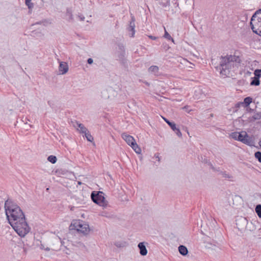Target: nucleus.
I'll return each mask as SVG.
<instances>
[{
	"label": "nucleus",
	"instance_id": "48",
	"mask_svg": "<svg viewBox=\"0 0 261 261\" xmlns=\"http://www.w3.org/2000/svg\"><path fill=\"white\" fill-rule=\"evenodd\" d=\"M258 145L259 146V147L261 148V140H260L258 142Z\"/></svg>",
	"mask_w": 261,
	"mask_h": 261
},
{
	"label": "nucleus",
	"instance_id": "39",
	"mask_svg": "<svg viewBox=\"0 0 261 261\" xmlns=\"http://www.w3.org/2000/svg\"><path fill=\"white\" fill-rule=\"evenodd\" d=\"M119 49L120 51H125L124 46L122 44L118 45Z\"/></svg>",
	"mask_w": 261,
	"mask_h": 261
},
{
	"label": "nucleus",
	"instance_id": "41",
	"mask_svg": "<svg viewBox=\"0 0 261 261\" xmlns=\"http://www.w3.org/2000/svg\"><path fill=\"white\" fill-rule=\"evenodd\" d=\"M29 10H31L34 7V4L32 3L30 4L29 5H27Z\"/></svg>",
	"mask_w": 261,
	"mask_h": 261
},
{
	"label": "nucleus",
	"instance_id": "10",
	"mask_svg": "<svg viewBox=\"0 0 261 261\" xmlns=\"http://www.w3.org/2000/svg\"><path fill=\"white\" fill-rule=\"evenodd\" d=\"M135 18L134 17H132L131 20L129 22V27L127 28L128 31L130 32L129 34V36L130 37H133L135 35Z\"/></svg>",
	"mask_w": 261,
	"mask_h": 261
},
{
	"label": "nucleus",
	"instance_id": "28",
	"mask_svg": "<svg viewBox=\"0 0 261 261\" xmlns=\"http://www.w3.org/2000/svg\"><path fill=\"white\" fill-rule=\"evenodd\" d=\"M126 244L125 242L118 241L115 243V245L118 248H121L125 247L126 246Z\"/></svg>",
	"mask_w": 261,
	"mask_h": 261
},
{
	"label": "nucleus",
	"instance_id": "5",
	"mask_svg": "<svg viewBox=\"0 0 261 261\" xmlns=\"http://www.w3.org/2000/svg\"><path fill=\"white\" fill-rule=\"evenodd\" d=\"M70 229H75L84 234H87L90 231L89 225L83 221H76L72 222L70 226Z\"/></svg>",
	"mask_w": 261,
	"mask_h": 261
},
{
	"label": "nucleus",
	"instance_id": "44",
	"mask_svg": "<svg viewBox=\"0 0 261 261\" xmlns=\"http://www.w3.org/2000/svg\"><path fill=\"white\" fill-rule=\"evenodd\" d=\"M79 17H80V18L81 20H82V21H84V19H85V17H84V16H79Z\"/></svg>",
	"mask_w": 261,
	"mask_h": 261
},
{
	"label": "nucleus",
	"instance_id": "47",
	"mask_svg": "<svg viewBox=\"0 0 261 261\" xmlns=\"http://www.w3.org/2000/svg\"><path fill=\"white\" fill-rule=\"evenodd\" d=\"M149 37L150 38H151V39H153V40H154V39H155V38H156L155 37H153V36H149Z\"/></svg>",
	"mask_w": 261,
	"mask_h": 261
},
{
	"label": "nucleus",
	"instance_id": "13",
	"mask_svg": "<svg viewBox=\"0 0 261 261\" xmlns=\"http://www.w3.org/2000/svg\"><path fill=\"white\" fill-rule=\"evenodd\" d=\"M125 51H120L118 55V60L121 62V63H122L124 65H125L127 63L126 60L125 59Z\"/></svg>",
	"mask_w": 261,
	"mask_h": 261
},
{
	"label": "nucleus",
	"instance_id": "35",
	"mask_svg": "<svg viewBox=\"0 0 261 261\" xmlns=\"http://www.w3.org/2000/svg\"><path fill=\"white\" fill-rule=\"evenodd\" d=\"M204 162L205 163H208V165L210 166V167L211 168V169L213 170V171H215L216 170V168H215L212 164L210 162H207V160L205 159L204 160Z\"/></svg>",
	"mask_w": 261,
	"mask_h": 261
},
{
	"label": "nucleus",
	"instance_id": "43",
	"mask_svg": "<svg viewBox=\"0 0 261 261\" xmlns=\"http://www.w3.org/2000/svg\"><path fill=\"white\" fill-rule=\"evenodd\" d=\"M31 1H30V0H25V5L27 6V5H29L30 4H31Z\"/></svg>",
	"mask_w": 261,
	"mask_h": 261
},
{
	"label": "nucleus",
	"instance_id": "37",
	"mask_svg": "<svg viewBox=\"0 0 261 261\" xmlns=\"http://www.w3.org/2000/svg\"><path fill=\"white\" fill-rule=\"evenodd\" d=\"M101 215L102 216H103V217H107V218H109L110 217V215L107 212H102L101 213Z\"/></svg>",
	"mask_w": 261,
	"mask_h": 261
},
{
	"label": "nucleus",
	"instance_id": "16",
	"mask_svg": "<svg viewBox=\"0 0 261 261\" xmlns=\"http://www.w3.org/2000/svg\"><path fill=\"white\" fill-rule=\"evenodd\" d=\"M238 135V141L242 143L244 139L246 138V137H248V134L245 131H242L241 132H239Z\"/></svg>",
	"mask_w": 261,
	"mask_h": 261
},
{
	"label": "nucleus",
	"instance_id": "23",
	"mask_svg": "<svg viewBox=\"0 0 261 261\" xmlns=\"http://www.w3.org/2000/svg\"><path fill=\"white\" fill-rule=\"evenodd\" d=\"M259 84H260L259 79L257 78L255 76L254 77L252 78V81L250 83L251 85L259 86Z\"/></svg>",
	"mask_w": 261,
	"mask_h": 261
},
{
	"label": "nucleus",
	"instance_id": "11",
	"mask_svg": "<svg viewBox=\"0 0 261 261\" xmlns=\"http://www.w3.org/2000/svg\"><path fill=\"white\" fill-rule=\"evenodd\" d=\"M68 65L67 63L60 62L59 66V70L62 74H64L68 71Z\"/></svg>",
	"mask_w": 261,
	"mask_h": 261
},
{
	"label": "nucleus",
	"instance_id": "6",
	"mask_svg": "<svg viewBox=\"0 0 261 261\" xmlns=\"http://www.w3.org/2000/svg\"><path fill=\"white\" fill-rule=\"evenodd\" d=\"M121 137L124 140H125L128 145L131 146L136 153L138 154H140L141 153V149L136 143L133 137L128 135L126 133H123L121 134Z\"/></svg>",
	"mask_w": 261,
	"mask_h": 261
},
{
	"label": "nucleus",
	"instance_id": "19",
	"mask_svg": "<svg viewBox=\"0 0 261 261\" xmlns=\"http://www.w3.org/2000/svg\"><path fill=\"white\" fill-rule=\"evenodd\" d=\"M252 101V98L251 97H247L244 98V101L242 102L244 107H248Z\"/></svg>",
	"mask_w": 261,
	"mask_h": 261
},
{
	"label": "nucleus",
	"instance_id": "17",
	"mask_svg": "<svg viewBox=\"0 0 261 261\" xmlns=\"http://www.w3.org/2000/svg\"><path fill=\"white\" fill-rule=\"evenodd\" d=\"M148 71L155 75H158L159 67L157 66H151L149 68Z\"/></svg>",
	"mask_w": 261,
	"mask_h": 261
},
{
	"label": "nucleus",
	"instance_id": "38",
	"mask_svg": "<svg viewBox=\"0 0 261 261\" xmlns=\"http://www.w3.org/2000/svg\"><path fill=\"white\" fill-rule=\"evenodd\" d=\"M40 248L42 250H45L46 251L50 250V248L49 247L45 248L44 246L42 244L40 245Z\"/></svg>",
	"mask_w": 261,
	"mask_h": 261
},
{
	"label": "nucleus",
	"instance_id": "9",
	"mask_svg": "<svg viewBox=\"0 0 261 261\" xmlns=\"http://www.w3.org/2000/svg\"><path fill=\"white\" fill-rule=\"evenodd\" d=\"M147 243L145 242H142L138 244V247L139 249V253L142 256H145L148 253L146 245Z\"/></svg>",
	"mask_w": 261,
	"mask_h": 261
},
{
	"label": "nucleus",
	"instance_id": "12",
	"mask_svg": "<svg viewBox=\"0 0 261 261\" xmlns=\"http://www.w3.org/2000/svg\"><path fill=\"white\" fill-rule=\"evenodd\" d=\"M261 20V8L256 11L251 17L250 22L253 23L254 21Z\"/></svg>",
	"mask_w": 261,
	"mask_h": 261
},
{
	"label": "nucleus",
	"instance_id": "21",
	"mask_svg": "<svg viewBox=\"0 0 261 261\" xmlns=\"http://www.w3.org/2000/svg\"><path fill=\"white\" fill-rule=\"evenodd\" d=\"M239 222H241L243 226H245L247 223V220L245 218L241 217L236 220V225H238Z\"/></svg>",
	"mask_w": 261,
	"mask_h": 261
},
{
	"label": "nucleus",
	"instance_id": "45",
	"mask_svg": "<svg viewBox=\"0 0 261 261\" xmlns=\"http://www.w3.org/2000/svg\"><path fill=\"white\" fill-rule=\"evenodd\" d=\"M189 106H185V107L183 108V109H184L186 110L187 111H188V110H189V109H189Z\"/></svg>",
	"mask_w": 261,
	"mask_h": 261
},
{
	"label": "nucleus",
	"instance_id": "4",
	"mask_svg": "<svg viewBox=\"0 0 261 261\" xmlns=\"http://www.w3.org/2000/svg\"><path fill=\"white\" fill-rule=\"evenodd\" d=\"M105 194L101 191H92L91 194L92 200L96 204L104 208L108 205V202L105 199Z\"/></svg>",
	"mask_w": 261,
	"mask_h": 261
},
{
	"label": "nucleus",
	"instance_id": "7",
	"mask_svg": "<svg viewBox=\"0 0 261 261\" xmlns=\"http://www.w3.org/2000/svg\"><path fill=\"white\" fill-rule=\"evenodd\" d=\"M251 28L253 33L257 34L261 32V20H257L253 22V23L250 22Z\"/></svg>",
	"mask_w": 261,
	"mask_h": 261
},
{
	"label": "nucleus",
	"instance_id": "31",
	"mask_svg": "<svg viewBox=\"0 0 261 261\" xmlns=\"http://www.w3.org/2000/svg\"><path fill=\"white\" fill-rule=\"evenodd\" d=\"M238 134H239V132H233L231 134H230V137L234 139L235 140H237L238 141Z\"/></svg>",
	"mask_w": 261,
	"mask_h": 261
},
{
	"label": "nucleus",
	"instance_id": "32",
	"mask_svg": "<svg viewBox=\"0 0 261 261\" xmlns=\"http://www.w3.org/2000/svg\"><path fill=\"white\" fill-rule=\"evenodd\" d=\"M254 156L256 159L261 163V152L257 151L255 153Z\"/></svg>",
	"mask_w": 261,
	"mask_h": 261
},
{
	"label": "nucleus",
	"instance_id": "20",
	"mask_svg": "<svg viewBox=\"0 0 261 261\" xmlns=\"http://www.w3.org/2000/svg\"><path fill=\"white\" fill-rule=\"evenodd\" d=\"M76 123L80 128L79 130L81 133L85 134L88 130V129L83 124L80 123L78 122H76Z\"/></svg>",
	"mask_w": 261,
	"mask_h": 261
},
{
	"label": "nucleus",
	"instance_id": "22",
	"mask_svg": "<svg viewBox=\"0 0 261 261\" xmlns=\"http://www.w3.org/2000/svg\"><path fill=\"white\" fill-rule=\"evenodd\" d=\"M164 38H166L168 40L171 41L172 43L174 44V40L171 35L166 31L165 28L164 27Z\"/></svg>",
	"mask_w": 261,
	"mask_h": 261
},
{
	"label": "nucleus",
	"instance_id": "29",
	"mask_svg": "<svg viewBox=\"0 0 261 261\" xmlns=\"http://www.w3.org/2000/svg\"><path fill=\"white\" fill-rule=\"evenodd\" d=\"M241 106H243V104L242 102H237L233 108V112H237L238 111V109L240 108Z\"/></svg>",
	"mask_w": 261,
	"mask_h": 261
},
{
	"label": "nucleus",
	"instance_id": "33",
	"mask_svg": "<svg viewBox=\"0 0 261 261\" xmlns=\"http://www.w3.org/2000/svg\"><path fill=\"white\" fill-rule=\"evenodd\" d=\"M101 94H102L101 97L103 98H107L109 97V96L108 94V91L106 89L103 90L101 92Z\"/></svg>",
	"mask_w": 261,
	"mask_h": 261
},
{
	"label": "nucleus",
	"instance_id": "8",
	"mask_svg": "<svg viewBox=\"0 0 261 261\" xmlns=\"http://www.w3.org/2000/svg\"><path fill=\"white\" fill-rule=\"evenodd\" d=\"M243 143L249 146H254L259 149V147L255 146V137L254 136H249L248 135V137L244 139Z\"/></svg>",
	"mask_w": 261,
	"mask_h": 261
},
{
	"label": "nucleus",
	"instance_id": "49",
	"mask_svg": "<svg viewBox=\"0 0 261 261\" xmlns=\"http://www.w3.org/2000/svg\"><path fill=\"white\" fill-rule=\"evenodd\" d=\"M257 35H259L260 36H261V32H259V33H258L257 34Z\"/></svg>",
	"mask_w": 261,
	"mask_h": 261
},
{
	"label": "nucleus",
	"instance_id": "15",
	"mask_svg": "<svg viewBox=\"0 0 261 261\" xmlns=\"http://www.w3.org/2000/svg\"><path fill=\"white\" fill-rule=\"evenodd\" d=\"M261 119V112L256 113L252 117L248 118L250 122H254L255 120H260Z\"/></svg>",
	"mask_w": 261,
	"mask_h": 261
},
{
	"label": "nucleus",
	"instance_id": "30",
	"mask_svg": "<svg viewBox=\"0 0 261 261\" xmlns=\"http://www.w3.org/2000/svg\"><path fill=\"white\" fill-rule=\"evenodd\" d=\"M255 77L259 79L261 77V69H256L254 72Z\"/></svg>",
	"mask_w": 261,
	"mask_h": 261
},
{
	"label": "nucleus",
	"instance_id": "2",
	"mask_svg": "<svg viewBox=\"0 0 261 261\" xmlns=\"http://www.w3.org/2000/svg\"><path fill=\"white\" fill-rule=\"evenodd\" d=\"M6 215L9 224L24 217L25 216L20 207L11 199H7L5 203Z\"/></svg>",
	"mask_w": 261,
	"mask_h": 261
},
{
	"label": "nucleus",
	"instance_id": "40",
	"mask_svg": "<svg viewBox=\"0 0 261 261\" xmlns=\"http://www.w3.org/2000/svg\"><path fill=\"white\" fill-rule=\"evenodd\" d=\"M93 62V60L92 58H88L87 60V63L89 64H91Z\"/></svg>",
	"mask_w": 261,
	"mask_h": 261
},
{
	"label": "nucleus",
	"instance_id": "14",
	"mask_svg": "<svg viewBox=\"0 0 261 261\" xmlns=\"http://www.w3.org/2000/svg\"><path fill=\"white\" fill-rule=\"evenodd\" d=\"M179 253L182 256H186L188 254L189 251L187 248L182 245H180L178 248Z\"/></svg>",
	"mask_w": 261,
	"mask_h": 261
},
{
	"label": "nucleus",
	"instance_id": "24",
	"mask_svg": "<svg viewBox=\"0 0 261 261\" xmlns=\"http://www.w3.org/2000/svg\"><path fill=\"white\" fill-rule=\"evenodd\" d=\"M255 211L256 213L257 214L258 217L259 218H261V204H258L256 205L255 208Z\"/></svg>",
	"mask_w": 261,
	"mask_h": 261
},
{
	"label": "nucleus",
	"instance_id": "36",
	"mask_svg": "<svg viewBox=\"0 0 261 261\" xmlns=\"http://www.w3.org/2000/svg\"><path fill=\"white\" fill-rule=\"evenodd\" d=\"M153 160H155L156 161H158L159 162L160 161V158L159 156V153H155L154 155V156L152 158Z\"/></svg>",
	"mask_w": 261,
	"mask_h": 261
},
{
	"label": "nucleus",
	"instance_id": "34",
	"mask_svg": "<svg viewBox=\"0 0 261 261\" xmlns=\"http://www.w3.org/2000/svg\"><path fill=\"white\" fill-rule=\"evenodd\" d=\"M174 132L175 133V134L177 135V136L178 137H179L180 138L182 137V134L180 132L179 128H176V129H175V130H174Z\"/></svg>",
	"mask_w": 261,
	"mask_h": 261
},
{
	"label": "nucleus",
	"instance_id": "42",
	"mask_svg": "<svg viewBox=\"0 0 261 261\" xmlns=\"http://www.w3.org/2000/svg\"><path fill=\"white\" fill-rule=\"evenodd\" d=\"M169 4V0H164V7H167V5Z\"/></svg>",
	"mask_w": 261,
	"mask_h": 261
},
{
	"label": "nucleus",
	"instance_id": "27",
	"mask_svg": "<svg viewBox=\"0 0 261 261\" xmlns=\"http://www.w3.org/2000/svg\"><path fill=\"white\" fill-rule=\"evenodd\" d=\"M220 174L222 175L223 177L225 178L231 179L233 177L231 175L227 173L226 171H220Z\"/></svg>",
	"mask_w": 261,
	"mask_h": 261
},
{
	"label": "nucleus",
	"instance_id": "3",
	"mask_svg": "<svg viewBox=\"0 0 261 261\" xmlns=\"http://www.w3.org/2000/svg\"><path fill=\"white\" fill-rule=\"evenodd\" d=\"M10 224L20 237H24L30 231V227L26 222L25 217L12 221Z\"/></svg>",
	"mask_w": 261,
	"mask_h": 261
},
{
	"label": "nucleus",
	"instance_id": "18",
	"mask_svg": "<svg viewBox=\"0 0 261 261\" xmlns=\"http://www.w3.org/2000/svg\"><path fill=\"white\" fill-rule=\"evenodd\" d=\"M164 121L166 122L170 128L172 129L173 131L176 129V124L173 121H170L168 119L164 117Z\"/></svg>",
	"mask_w": 261,
	"mask_h": 261
},
{
	"label": "nucleus",
	"instance_id": "26",
	"mask_svg": "<svg viewBox=\"0 0 261 261\" xmlns=\"http://www.w3.org/2000/svg\"><path fill=\"white\" fill-rule=\"evenodd\" d=\"M47 160L52 164H55L57 162V158L56 156L50 155L48 156Z\"/></svg>",
	"mask_w": 261,
	"mask_h": 261
},
{
	"label": "nucleus",
	"instance_id": "25",
	"mask_svg": "<svg viewBox=\"0 0 261 261\" xmlns=\"http://www.w3.org/2000/svg\"><path fill=\"white\" fill-rule=\"evenodd\" d=\"M84 134H85V137L86 138L87 141H88L89 142H92L93 141V140H94L93 137L91 135V134L90 133V132L88 130L86 133H85Z\"/></svg>",
	"mask_w": 261,
	"mask_h": 261
},
{
	"label": "nucleus",
	"instance_id": "1",
	"mask_svg": "<svg viewBox=\"0 0 261 261\" xmlns=\"http://www.w3.org/2000/svg\"><path fill=\"white\" fill-rule=\"evenodd\" d=\"M241 59L238 56L227 55L226 56H221L219 68L220 70V74L224 75H227L229 74L231 70L234 68H238L240 66L241 62Z\"/></svg>",
	"mask_w": 261,
	"mask_h": 261
},
{
	"label": "nucleus",
	"instance_id": "46",
	"mask_svg": "<svg viewBox=\"0 0 261 261\" xmlns=\"http://www.w3.org/2000/svg\"><path fill=\"white\" fill-rule=\"evenodd\" d=\"M215 171L218 172L219 174H220V171H221L220 170L219 168H218V169L216 168V170Z\"/></svg>",
	"mask_w": 261,
	"mask_h": 261
}]
</instances>
